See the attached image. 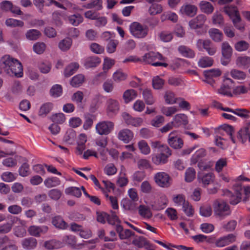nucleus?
I'll use <instances>...</instances> for the list:
<instances>
[{"instance_id":"f257e3e1","label":"nucleus","mask_w":250,"mask_h":250,"mask_svg":"<svg viewBox=\"0 0 250 250\" xmlns=\"http://www.w3.org/2000/svg\"><path fill=\"white\" fill-rule=\"evenodd\" d=\"M0 67L9 75L20 78L23 76L21 63L9 55H4L0 59Z\"/></svg>"},{"instance_id":"f03ea898","label":"nucleus","mask_w":250,"mask_h":250,"mask_svg":"<svg viewBox=\"0 0 250 250\" xmlns=\"http://www.w3.org/2000/svg\"><path fill=\"white\" fill-rule=\"evenodd\" d=\"M224 11L231 19L236 29L241 31L244 30L245 23L242 20L239 12L236 6L234 5L225 6Z\"/></svg>"},{"instance_id":"7ed1b4c3","label":"nucleus","mask_w":250,"mask_h":250,"mask_svg":"<svg viewBox=\"0 0 250 250\" xmlns=\"http://www.w3.org/2000/svg\"><path fill=\"white\" fill-rule=\"evenodd\" d=\"M213 207L214 215L219 219H224L230 213L229 206L223 201L215 200Z\"/></svg>"},{"instance_id":"20e7f679","label":"nucleus","mask_w":250,"mask_h":250,"mask_svg":"<svg viewBox=\"0 0 250 250\" xmlns=\"http://www.w3.org/2000/svg\"><path fill=\"white\" fill-rule=\"evenodd\" d=\"M165 148L157 153L151 154V160L154 164L161 165L167 163L168 158L171 155V150L169 147H165Z\"/></svg>"},{"instance_id":"39448f33","label":"nucleus","mask_w":250,"mask_h":250,"mask_svg":"<svg viewBox=\"0 0 250 250\" xmlns=\"http://www.w3.org/2000/svg\"><path fill=\"white\" fill-rule=\"evenodd\" d=\"M129 31L133 37L140 39L147 36L148 29L146 26L143 25L138 22L134 21L130 24Z\"/></svg>"},{"instance_id":"423d86ee","label":"nucleus","mask_w":250,"mask_h":250,"mask_svg":"<svg viewBox=\"0 0 250 250\" xmlns=\"http://www.w3.org/2000/svg\"><path fill=\"white\" fill-rule=\"evenodd\" d=\"M156 60H165V58L163 56L159 53L153 52H150L146 54L143 57V60L146 63L151 64L154 66H163L166 67L168 66V64L164 62H154Z\"/></svg>"},{"instance_id":"0eeeda50","label":"nucleus","mask_w":250,"mask_h":250,"mask_svg":"<svg viewBox=\"0 0 250 250\" xmlns=\"http://www.w3.org/2000/svg\"><path fill=\"white\" fill-rule=\"evenodd\" d=\"M114 124L109 121H102L98 122L95 126L96 132L100 135H108L114 129Z\"/></svg>"},{"instance_id":"6e6552de","label":"nucleus","mask_w":250,"mask_h":250,"mask_svg":"<svg viewBox=\"0 0 250 250\" xmlns=\"http://www.w3.org/2000/svg\"><path fill=\"white\" fill-rule=\"evenodd\" d=\"M156 184L162 188L169 187L171 184V179L169 175L165 172H158L154 176Z\"/></svg>"},{"instance_id":"1a4fd4ad","label":"nucleus","mask_w":250,"mask_h":250,"mask_svg":"<svg viewBox=\"0 0 250 250\" xmlns=\"http://www.w3.org/2000/svg\"><path fill=\"white\" fill-rule=\"evenodd\" d=\"M232 53V49L229 43L224 42L222 44V57L221 61L223 65H228L230 60Z\"/></svg>"},{"instance_id":"9d476101","label":"nucleus","mask_w":250,"mask_h":250,"mask_svg":"<svg viewBox=\"0 0 250 250\" xmlns=\"http://www.w3.org/2000/svg\"><path fill=\"white\" fill-rule=\"evenodd\" d=\"M223 81L224 83L218 90V93L223 95L232 96L231 90L234 81L230 78L227 77L226 75L224 77Z\"/></svg>"},{"instance_id":"9b49d317","label":"nucleus","mask_w":250,"mask_h":250,"mask_svg":"<svg viewBox=\"0 0 250 250\" xmlns=\"http://www.w3.org/2000/svg\"><path fill=\"white\" fill-rule=\"evenodd\" d=\"M167 143L172 148L175 149L181 148L184 145L183 140L177 135L175 131L169 134Z\"/></svg>"},{"instance_id":"f8f14e48","label":"nucleus","mask_w":250,"mask_h":250,"mask_svg":"<svg viewBox=\"0 0 250 250\" xmlns=\"http://www.w3.org/2000/svg\"><path fill=\"white\" fill-rule=\"evenodd\" d=\"M105 106L107 114L109 116H113L117 114L120 109L118 101L112 98L107 99Z\"/></svg>"},{"instance_id":"ddd939ff","label":"nucleus","mask_w":250,"mask_h":250,"mask_svg":"<svg viewBox=\"0 0 250 250\" xmlns=\"http://www.w3.org/2000/svg\"><path fill=\"white\" fill-rule=\"evenodd\" d=\"M122 118L126 125L134 127L142 125L144 119L141 117H133L126 112H124L122 115Z\"/></svg>"},{"instance_id":"4468645a","label":"nucleus","mask_w":250,"mask_h":250,"mask_svg":"<svg viewBox=\"0 0 250 250\" xmlns=\"http://www.w3.org/2000/svg\"><path fill=\"white\" fill-rule=\"evenodd\" d=\"M197 12V7L192 4L185 3L179 9V14L183 16H187L190 17L194 16Z\"/></svg>"},{"instance_id":"2eb2a0df","label":"nucleus","mask_w":250,"mask_h":250,"mask_svg":"<svg viewBox=\"0 0 250 250\" xmlns=\"http://www.w3.org/2000/svg\"><path fill=\"white\" fill-rule=\"evenodd\" d=\"M18 223L21 226L15 227L14 228V234L18 237H23L26 235V231L24 227L26 225V221L20 219L17 217H14L13 223Z\"/></svg>"},{"instance_id":"dca6fc26","label":"nucleus","mask_w":250,"mask_h":250,"mask_svg":"<svg viewBox=\"0 0 250 250\" xmlns=\"http://www.w3.org/2000/svg\"><path fill=\"white\" fill-rule=\"evenodd\" d=\"M117 138L125 144H128L133 139L134 133L128 128H124L118 132Z\"/></svg>"},{"instance_id":"f3484780","label":"nucleus","mask_w":250,"mask_h":250,"mask_svg":"<svg viewBox=\"0 0 250 250\" xmlns=\"http://www.w3.org/2000/svg\"><path fill=\"white\" fill-rule=\"evenodd\" d=\"M48 230V227L45 226H37L32 225L28 229L29 234L33 236L39 237L41 235L45 233Z\"/></svg>"},{"instance_id":"a211bd4d","label":"nucleus","mask_w":250,"mask_h":250,"mask_svg":"<svg viewBox=\"0 0 250 250\" xmlns=\"http://www.w3.org/2000/svg\"><path fill=\"white\" fill-rule=\"evenodd\" d=\"M235 240L236 236L230 234L218 239L215 242V245L218 247H223L234 242Z\"/></svg>"},{"instance_id":"6ab92c4d","label":"nucleus","mask_w":250,"mask_h":250,"mask_svg":"<svg viewBox=\"0 0 250 250\" xmlns=\"http://www.w3.org/2000/svg\"><path fill=\"white\" fill-rule=\"evenodd\" d=\"M207 18L203 14L198 15L195 18L189 21V26L191 29H195L200 28L204 24Z\"/></svg>"},{"instance_id":"aec40b11","label":"nucleus","mask_w":250,"mask_h":250,"mask_svg":"<svg viewBox=\"0 0 250 250\" xmlns=\"http://www.w3.org/2000/svg\"><path fill=\"white\" fill-rule=\"evenodd\" d=\"M198 180L199 182L201 183L204 186H206L214 181V175L211 172L199 173L198 174Z\"/></svg>"},{"instance_id":"412c9836","label":"nucleus","mask_w":250,"mask_h":250,"mask_svg":"<svg viewBox=\"0 0 250 250\" xmlns=\"http://www.w3.org/2000/svg\"><path fill=\"white\" fill-rule=\"evenodd\" d=\"M97 221L102 223H104L106 221H108L109 223L113 224L118 222L119 221V219L116 215H113L112 216V219H111L105 212H97Z\"/></svg>"},{"instance_id":"4be33fe9","label":"nucleus","mask_w":250,"mask_h":250,"mask_svg":"<svg viewBox=\"0 0 250 250\" xmlns=\"http://www.w3.org/2000/svg\"><path fill=\"white\" fill-rule=\"evenodd\" d=\"M174 127H178L182 125H187L188 124L187 116L184 114H177L173 118L172 121Z\"/></svg>"},{"instance_id":"5701e85b","label":"nucleus","mask_w":250,"mask_h":250,"mask_svg":"<svg viewBox=\"0 0 250 250\" xmlns=\"http://www.w3.org/2000/svg\"><path fill=\"white\" fill-rule=\"evenodd\" d=\"M239 187L238 189L235 190V195L232 194L230 191H228L227 195L229 197V202L231 204L236 205L239 203L241 200V193L239 189L242 190L241 186L238 184Z\"/></svg>"},{"instance_id":"b1692460","label":"nucleus","mask_w":250,"mask_h":250,"mask_svg":"<svg viewBox=\"0 0 250 250\" xmlns=\"http://www.w3.org/2000/svg\"><path fill=\"white\" fill-rule=\"evenodd\" d=\"M0 250H18V248L10 244L9 238L5 236L0 238Z\"/></svg>"},{"instance_id":"393cba45","label":"nucleus","mask_w":250,"mask_h":250,"mask_svg":"<svg viewBox=\"0 0 250 250\" xmlns=\"http://www.w3.org/2000/svg\"><path fill=\"white\" fill-rule=\"evenodd\" d=\"M200 10L206 14H211L214 11L213 5L209 1L202 0L199 4Z\"/></svg>"},{"instance_id":"a878e982","label":"nucleus","mask_w":250,"mask_h":250,"mask_svg":"<svg viewBox=\"0 0 250 250\" xmlns=\"http://www.w3.org/2000/svg\"><path fill=\"white\" fill-rule=\"evenodd\" d=\"M21 245L23 249L27 250L34 249L37 245V241L35 238H27L21 241Z\"/></svg>"},{"instance_id":"bb28decb","label":"nucleus","mask_w":250,"mask_h":250,"mask_svg":"<svg viewBox=\"0 0 250 250\" xmlns=\"http://www.w3.org/2000/svg\"><path fill=\"white\" fill-rule=\"evenodd\" d=\"M236 66L240 68H247L250 64V57L247 56H240L235 61Z\"/></svg>"},{"instance_id":"cd10ccee","label":"nucleus","mask_w":250,"mask_h":250,"mask_svg":"<svg viewBox=\"0 0 250 250\" xmlns=\"http://www.w3.org/2000/svg\"><path fill=\"white\" fill-rule=\"evenodd\" d=\"M164 99L166 104H174L178 103L180 98L176 97L174 92L171 91H167L164 94Z\"/></svg>"},{"instance_id":"c85d7f7f","label":"nucleus","mask_w":250,"mask_h":250,"mask_svg":"<svg viewBox=\"0 0 250 250\" xmlns=\"http://www.w3.org/2000/svg\"><path fill=\"white\" fill-rule=\"evenodd\" d=\"M101 60L97 57H90L84 60L83 63L86 68L94 67L99 65Z\"/></svg>"},{"instance_id":"c756f323","label":"nucleus","mask_w":250,"mask_h":250,"mask_svg":"<svg viewBox=\"0 0 250 250\" xmlns=\"http://www.w3.org/2000/svg\"><path fill=\"white\" fill-rule=\"evenodd\" d=\"M163 10L162 4L153 2L148 8V13L150 16H155L161 14Z\"/></svg>"},{"instance_id":"7c9ffc66","label":"nucleus","mask_w":250,"mask_h":250,"mask_svg":"<svg viewBox=\"0 0 250 250\" xmlns=\"http://www.w3.org/2000/svg\"><path fill=\"white\" fill-rule=\"evenodd\" d=\"M107 144V140L105 138H101L96 140V145L100 147L98 149V151L99 152L100 155L103 157V160L104 159V156L105 154V151L104 148L106 146Z\"/></svg>"},{"instance_id":"2f4dec72","label":"nucleus","mask_w":250,"mask_h":250,"mask_svg":"<svg viewBox=\"0 0 250 250\" xmlns=\"http://www.w3.org/2000/svg\"><path fill=\"white\" fill-rule=\"evenodd\" d=\"M204 76H205L207 81L208 83H209L210 80L219 77L222 72L219 69H211L208 70H206L204 72Z\"/></svg>"},{"instance_id":"473e14b6","label":"nucleus","mask_w":250,"mask_h":250,"mask_svg":"<svg viewBox=\"0 0 250 250\" xmlns=\"http://www.w3.org/2000/svg\"><path fill=\"white\" fill-rule=\"evenodd\" d=\"M208 34L211 39L216 42H221L223 37L222 33L218 29L211 28L208 31Z\"/></svg>"},{"instance_id":"72a5a7b5","label":"nucleus","mask_w":250,"mask_h":250,"mask_svg":"<svg viewBox=\"0 0 250 250\" xmlns=\"http://www.w3.org/2000/svg\"><path fill=\"white\" fill-rule=\"evenodd\" d=\"M72 44V39L70 38L66 37L59 42L58 47L62 51H67L70 49Z\"/></svg>"},{"instance_id":"f704fd0d","label":"nucleus","mask_w":250,"mask_h":250,"mask_svg":"<svg viewBox=\"0 0 250 250\" xmlns=\"http://www.w3.org/2000/svg\"><path fill=\"white\" fill-rule=\"evenodd\" d=\"M137 146L140 152L142 154L147 155L150 154L151 149L146 141L144 140L139 141L137 143Z\"/></svg>"},{"instance_id":"c9c22d12","label":"nucleus","mask_w":250,"mask_h":250,"mask_svg":"<svg viewBox=\"0 0 250 250\" xmlns=\"http://www.w3.org/2000/svg\"><path fill=\"white\" fill-rule=\"evenodd\" d=\"M143 97L145 103L147 105H152L155 102L151 91L148 89H145L142 92Z\"/></svg>"},{"instance_id":"e433bc0d","label":"nucleus","mask_w":250,"mask_h":250,"mask_svg":"<svg viewBox=\"0 0 250 250\" xmlns=\"http://www.w3.org/2000/svg\"><path fill=\"white\" fill-rule=\"evenodd\" d=\"M137 96L136 91L134 89H128L125 90L123 95L125 103H128L135 99Z\"/></svg>"},{"instance_id":"4c0bfd02","label":"nucleus","mask_w":250,"mask_h":250,"mask_svg":"<svg viewBox=\"0 0 250 250\" xmlns=\"http://www.w3.org/2000/svg\"><path fill=\"white\" fill-rule=\"evenodd\" d=\"M53 225L57 228L65 229L68 227L67 223L60 216L54 217L52 219Z\"/></svg>"},{"instance_id":"58836bf2","label":"nucleus","mask_w":250,"mask_h":250,"mask_svg":"<svg viewBox=\"0 0 250 250\" xmlns=\"http://www.w3.org/2000/svg\"><path fill=\"white\" fill-rule=\"evenodd\" d=\"M162 21L169 20L173 22L177 21L178 17L177 15L171 11H167L164 12L160 17Z\"/></svg>"},{"instance_id":"ea45409f","label":"nucleus","mask_w":250,"mask_h":250,"mask_svg":"<svg viewBox=\"0 0 250 250\" xmlns=\"http://www.w3.org/2000/svg\"><path fill=\"white\" fill-rule=\"evenodd\" d=\"M79 67V65L77 62H72L67 66L64 72V75L65 77H69L73 75Z\"/></svg>"},{"instance_id":"a19ab883","label":"nucleus","mask_w":250,"mask_h":250,"mask_svg":"<svg viewBox=\"0 0 250 250\" xmlns=\"http://www.w3.org/2000/svg\"><path fill=\"white\" fill-rule=\"evenodd\" d=\"M53 104L51 103H46L42 104L39 111V115L45 117L53 109Z\"/></svg>"},{"instance_id":"79ce46f5","label":"nucleus","mask_w":250,"mask_h":250,"mask_svg":"<svg viewBox=\"0 0 250 250\" xmlns=\"http://www.w3.org/2000/svg\"><path fill=\"white\" fill-rule=\"evenodd\" d=\"M116 229L119 233V237L121 239H127L134 234L129 229L124 230L122 227L120 225L117 226Z\"/></svg>"},{"instance_id":"37998d69","label":"nucleus","mask_w":250,"mask_h":250,"mask_svg":"<svg viewBox=\"0 0 250 250\" xmlns=\"http://www.w3.org/2000/svg\"><path fill=\"white\" fill-rule=\"evenodd\" d=\"M84 81V76L82 74H78L74 76L70 81V84L74 87L80 86Z\"/></svg>"},{"instance_id":"c03bdc74","label":"nucleus","mask_w":250,"mask_h":250,"mask_svg":"<svg viewBox=\"0 0 250 250\" xmlns=\"http://www.w3.org/2000/svg\"><path fill=\"white\" fill-rule=\"evenodd\" d=\"M61 181L56 177H51L46 179L44 181V184L47 188H51L60 185Z\"/></svg>"},{"instance_id":"a18cd8bd","label":"nucleus","mask_w":250,"mask_h":250,"mask_svg":"<svg viewBox=\"0 0 250 250\" xmlns=\"http://www.w3.org/2000/svg\"><path fill=\"white\" fill-rule=\"evenodd\" d=\"M161 112L167 117H170L179 111L176 106H163L161 108Z\"/></svg>"},{"instance_id":"49530a36","label":"nucleus","mask_w":250,"mask_h":250,"mask_svg":"<svg viewBox=\"0 0 250 250\" xmlns=\"http://www.w3.org/2000/svg\"><path fill=\"white\" fill-rule=\"evenodd\" d=\"M68 20L71 24L77 26L83 21V17L79 14H74L69 16Z\"/></svg>"},{"instance_id":"de8ad7c7","label":"nucleus","mask_w":250,"mask_h":250,"mask_svg":"<svg viewBox=\"0 0 250 250\" xmlns=\"http://www.w3.org/2000/svg\"><path fill=\"white\" fill-rule=\"evenodd\" d=\"M112 78L116 83H120L126 80L127 74L122 70L119 69L113 74Z\"/></svg>"},{"instance_id":"09e8293b","label":"nucleus","mask_w":250,"mask_h":250,"mask_svg":"<svg viewBox=\"0 0 250 250\" xmlns=\"http://www.w3.org/2000/svg\"><path fill=\"white\" fill-rule=\"evenodd\" d=\"M178 50L184 57L192 58L195 56L194 51L186 46H180L178 48Z\"/></svg>"},{"instance_id":"8fccbe9b","label":"nucleus","mask_w":250,"mask_h":250,"mask_svg":"<svg viewBox=\"0 0 250 250\" xmlns=\"http://www.w3.org/2000/svg\"><path fill=\"white\" fill-rule=\"evenodd\" d=\"M196 177V171L192 167L188 168L185 171V180L186 182H191Z\"/></svg>"},{"instance_id":"3c124183","label":"nucleus","mask_w":250,"mask_h":250,"mask_svg":"<svg viewBox=\"0 0 250 250\" xmlns=\"http://www.w3.org/2000/svg\"><path fill=\"white\" fill-rule=\"evenodd\" d=\"M138 211L139 214L144 218H149L152 215L150 208L145 205H140Z\"/></svg>"},{"instance_id":"603ef678","label":"nucleus","mask_w":250,"mask_h":250,"mask_svg":"<svg viewBox=\"0 0 250 250\" xmlns=\"http://www.w3.org/2000/svg\"><path fill=\"white\" fill-rule=\"evenodd\" d=\"M182 210L185 214L189 217H193L195 213L194 208L188 201L183 205Z\"/></svg>"},{"instance_id":"864d4df0","label":"nucleus","mask_w":250,"mask_h":250,"mask_svg":"<svg viewBox=\"0 0 250 250\" xmlns=\"http://www.w3.org/2000/svg\"><path fill=\"white\" fill-rule=\"evenodd\" d=\"M65 193L67 195L74 196L76 197H80L82 195V192L79 188L71 187L66 188L65 189Z\"/></svg>"},{"instance_id":"5fc2aeb1","label":"nucleus","mask_w":250,"mask_h":250,"mask_svg":"<svg viewBox=\"0 0 250 250\" xmlns=\"http://www.w3.org/2000/svg\"><path fill=\"white\" fill-rule=\"evenodd\" d=\"M213 62V60L211 58L203 57L199 60L198 64L200 67L205 68L211 66Z\"/></svg>"},{"instance_id":"6e6d98bb","label":"nucleus","mask_w":250,"mask_h":250,"mask_svg":"<svg viewBox=\"0 0 250 250\" xmlns=\"http://www.w3.org/2000/svg\"><path fill=\"white\" fill-rule=\"evenodd\" d=\"M125 168H122L121 169L117 181V184L121 187L125 186L128 182L127 178L125 176Z\"/></svg>"},{"instance_id":"4d7b16f0","label":"nucleus","mask_w":250,"mask_h":250,"mask_svg":"<svg viewBox=\"0 0 250 250\" xmlns=\"http://www.w3.org/2000/svg\"><path fill=\"white\" fill-rule=\"evenodd\" d=\"M212 213L211 206L206 204L201 206L200 208V214L203 217H208L211 216Z\"/></svg>"},{"instance_id":"13d9d810","label":"nucleus","mask_w":250,"mask_h":250,"mask_svg":"<svg viewBox=\"0 0 250 250\" xmlns=\"http://www.w3.org/2000/svg\"><path fill=\"white\" fill-rule=\"evenodd\" d=\"M41 35L39 31L36 29H30L26 33L25 36L28 40L34 41L38 39Z\"/></svg>"},{"instance_id":"bf43d9fd","label":"nucleus","mask_w":250,"mask_h":250,"mask_svg":"<svg viewBox=\"0 0 250 250\" xmlns=\"http://www.w3.org/2000/svg\"><path fill=\"white\" fill-rule=\"evenodd\" d=\"M230 74L234 79L243 80L246 78V74L245 72L236 69H232L230 72Z\"/></svg>"},{"instance_id":"052dcab7","label":"nucleus","mask_w":250,"mask_h":250,"mask_svg":"<svg viewBox=\"0 0 250 250\" xmlns=\"http://www.w3.org/2000/svg\"><path fill=\"white\" fill-rule=\"evenodd\" d=\"M45 248L48 250L58 249L62 247V244L56 240H50L46 241L44 245Z\"/></svg>"},{"instance_id":"680f3d73","label":"nucleus","mask_w":250,"mask_h":250,"mask_svg":"<svg viewBox=\"0 0 250 250\" xmlns=\"http://www.w3.org/2000/svg\"><path fill=\"white\" fill-rule=\"evenodd\" d=\"M50 119L54 123L61 124L65 121L66 119L63 113H59L52 114Z\"/></svg>"},{"instance_id":"e2e57ef3","label":"nucleus","mask_w":250,"mask_h":250,"mask_svg":"<svg viewBox=\"0 0 250 250\" xmlns=\"http://www.w3.org/2000/svg\"><path fill=\"white\" fill-rule=\"evenodd\" d=\"M206 155V151L203 148H201L197 150L192 155L191 158V162L192 164L196 163L200 158L204 157Z\"/></svg>"},{"instance_id":"0e129e2a","label":"nucleus","mask_w":250,"mask_h":250,"mask_svg":"<svg viewBox=\"0 0 250 250\" xmlns=\"http://www.w3.org/2000/svg\"><path fill=\"white\" fill-rule=\"evenodd\" d=\"M19 173L21 176L23 177L28 176L30 173L29 164L27 163H23L19 167Z\"/></svg>"},{"instance_id":"69168bd1","label":"nucleus","mask_w":250,"mask_h":250,"mask_svg":"<svg viewBox=\"0 0 250 250\" xmlns=\"http://www.w3.org/2000/svg\"><path fill=\"white\" fill-rule=\"evenodd\" d=\"M115 64V60L107 57L104 58L103 64V69L106 73Z\"/></svg>"},{"instance_id":"338daca9","label":"nucleus","mask_w":250,"mask_h":250,"mask_svg":"<svg viewBox=\"0 0 250 250\" xmlns=\"http://www.w3.org/2000/svg\"><path fill=\"white\" fill-rule=\"evenodd\" d=\"M62 87L60 84L54 85L50 89L51 95L55 98L60 97L62 95Z\"/></svg>"},{"instance_id":"774afa93","label":"nucleus","mask_w":250,"mask_h":250,"mask_svg":"<svg viewBox=\"0 0 250 250\" xmlns=\"http://www.w3.org/2000/svg\"><path fill=\"white\" fill-rule=\"evenodd\" d=\"M17 177V174L11 172L7 171L3 173L1 175V179L5 182L14 181Z\"/></svg>"}]
</instances>
